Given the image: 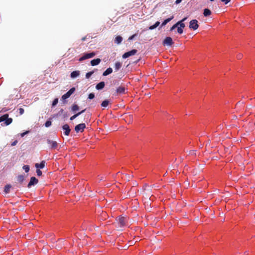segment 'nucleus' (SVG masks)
<instances>
[{
    "instance_id": "f257e3e1",
    "label": "nucleus",
    "mask_w": 255,
    "mask_h": 255,
    "mask_svg": "<svg viewBox=\"0 0 255 255\" xmlns=\"http://www.w3.org/2000/svg\"><path fill=\"white\" fill-rule=\"evenodd\" d=\"M96 55V53L94 51L90 52L83 53L80 57L78 59L79 62L94 57Z\"/></svg>"
},
{
    "instance_id": "f03ea898",
    "label": "nucleus",
    "mask_w": 255,
    "mask_h": 255,
    "mask_svg": "<svg viewBox=\"0 0 255 255\" xmlns=\"http://www.w3.org/2000/svg\"><path fill=\"white\" fill-rule=\"evenodd\" d=\"M75 88L72 87L65 94L62 96L61 99L63 101V103L67 102L66 100L69 98L75 91Z\"/></svg>"
},
{
    "instance_id": "7ed1b4c3",
    "label": "nucleus",
    "mask_w": 255,
    "mask_h": 255,
    "mask_svg": "<svg viewBox=\"0 0 255 255\" xmlns=\"http://www.w3.org/2000/svg\"><path fill=\"white\" fill-rule=\"evenodd\" d=\"M199 26L198 21L197 19H192L189 22V28L190 29L196 30L198 28Z\"/></svg>"
},
{
    "instance_id": "20e7f679",
    "label": "nucleus",
    "mask_w": 255,
    "mask_h": 255,
    "mask_svg": "<svg viewBox=\"0 0 255 255\" xmlns=\"http://www.w3.org/2000/svg\"><path fill=\"white\" fill-rule=\"evenodd\" d=\"M86 128V126L85 123H81L75 127V131L76 133L83 132Z\"/></svg>"
},
{
    "instance_id": "39448f33",
    "label": "nucleus",
    "mask_w": 255,
    "mask_h": 255,
    "mask_svg": "<svg viewBox=\"0 0 255 255\" xmlns=\"http://www.w3.org/2000/svg\"><path fill=\"white\" fill-rule=\"evenodd\" d=\"M137 52V50L135 49H132L128 51L125 52L122 56L123 58L126 59L130 56L134 55Z\"/></svg>"
},
{
    "instance_id": "423d86ee",
    "label": "nucleus",
    "mask_w": 255,
    "mask_h": 255,
    "mask_svg": "<svg viewBox=\"0 0 255 255\" xmlns=\"http://www.w3.org/2000/svg\"><path fill=\"white\" fill-rule=\"evenodd\" d=\"M126 89L124 86H119L116 89V92L113 94L114 96H117L118 95L125 94L126 92Z\"/></svg>"
},
{
    "instance_id": "0eeeda50",
    "label": "nucleus",
    "mask_w": 255,
    "mask_h": 255,
    "mask_svg": "<svg viewBox=\"0 0 255 255\" xmlns=\"http://www.w3.org/2000/svg\"><path fill=\"white\" fill-rule=\"evenodd\" d=\"M38 183V180L34 176H32L30 177V181L28 183L27 187L28 188H30L32 186H35Z\"/></svg>"
},
{
    "instance_id": "6e6552de",
    "label": "nucleus",
    "mask_w": 255,
    "mask_h": 255,
    "mask_svg": "<svg viewBox=\"0 0 255 255\" xmlns=\"http://www.w3.org/2000/svg\"><path fill=\"white\" fill-rule=\"evenodd\" d=\"M62 128L64 131V134L66 136L69 135L71 132V128L68 124H66L62 126Z\"/></svg>"
},
{
    "instance_id": "1a4fd4ad",
    "label": "nucleus",
    "mask_w": 255,
    "mask_h": 255,
    "mask_svg": "<svg viewBox=\"0 0 255 255\" xmlns=\"http://www.w3.org/2000/svg\"><path fill=\"white\" fill-rule=\"evenodd\" d=\"M177 27H176V28L177 33L179 34H182L183 33V29L185 27V23H181L177 21Z\"/></svg>"
},
{
    "instance_id": "9d476101",
    "label": "nucleus",
    "mask_w": 255,
    "mask_h": 255,
    "mask_svg": "<svg viewBox=\"0 0 255 255\" xmlns=\"http://www.w3.org/2000/svg\"><path fill=\"white\" fill-rule=\"evenodd\" d=\"M46 141H47V144L49 145L50 148L51 149H55L57 148L58 145L57 141H53L50 139H47Z\"/></svg>"
},
{
    "instance_id": "9b49d317",
    "label": "nucleus",
    "mask_w": 255,
    "mask_h": 255,
    "mask_svg": "<svg viewBox=\"0 0 255 255\" xmlns=\"http://www.w3.org/2000/svg\"><path fill=\"white\" fill-rule=\"evenodd\" d=\"M164 45L171 46L173 44V41L171 37H166L162 42Z\"/></svg>"
},
{
    "instance_id": "f8f14e48",
    "label": "nucleus",
    "mask_w": 255,
    "mask_h": 255,
    "mask_svg": "<svg viewBox=\"0 0 255 255\" xmlns=\"http://www.w3.org/2000/svg\"><path fill=\"white\" fill-rule=\"evenodd\" d=\"M12 122V119L8 117L7 114H4V121L3 124L1 125H4V126H8L10 125Z\"/></svg>"
},
{
    "instance_id": "ddd939ff",
    "label": "nucleus",
    "mask_w": 255,
    "mask_h": 255,
    "mask_svg": "<svg viewBox=\"0 0 255 255\" xmlns=\"http://www.w3.org/2000/svg\"><path fill=\"white\" fill-rule=\"evenodd\" d=\"M118 223L120 227H124L126 224V219L124 217H120L118 219Z\"/></svg>"
},
{
    "instance_id": "4468645a",
    "label": "nucleus",
    "mask_w": 255,
    "mask_h": 255,
    "mask_svg": "<svg viewBox=\"0 0 255 255\" xmlns=\"http://www.w3.org/2000/svg\"><path fill=\"white\" fill-rule=\"evenodd\" d=\"M80 72L79 71L75 70V71H72L70 73V78L72 79H75V78H77L78 77H79L80 76Z\"/></svg>"
},
{
    "instance_id": "2eb2a0df",
    "label": "nucleus",
    "mask_w": 255,
    "mask_h": 255,
    "mask_svg": "<svg viewBox=\"0 0 255 255\" xmlns=\"http://www.w3.org/2000/svg\"><path fill=\"white\" fill-rule=\"evenodd\" d=\"M174 18V16L173 15H172L171 16H170V17H168L167 18H166L165 19H164L161 24V26H160V28L165 26L168 22H169L171 20H172Z\"/></svg>"
},
{
    "instance_id": "dca6fc26",
    "label": "nucleus",
    "mask_w": 255,
    "mask_h": 255,
    "mask_svg": "<svg viewBox=\"0 0 255 255\" xmlns=\"http://www.w3.org/2000/svg\"><path fill=\"white\" fill-rule=\"evenodd\" d=\"M101 62V60L100 58H96L92 59L91 62V65L93 66H97L99 65Z\"/></svg>"
},
{
    "instance_id": "f3484780",
    "label": "nucleus",
    "mask_w": 255,
    "mask_h": 255,
    "mask_svg": "<svg viewBox=\"0 0 255 255\" xmlns=\"http://www.w3.org/2000/svg\"><path fill=\"white\" fill-rule=\"evenodd\" d=\"M105 86V82L101 81L96 85V88L98 90H101L104 88Z\"/></svg>"
},
{
    "instance_id": "a211bd4d",
    "label": "nucleus",
    "mask_w": 255,
    "mask_h": 255,
    "mask_svg": "<svg viewBox=\"0 0 255 255\" xmlns=\"http://www.w3.org/2000/svg\"><path fill=\"white\" fill-rule=\"evenodd\" d=\"M45 161L42 160L40 163H36L35 166L37 169H43L45 166Z\"/></svg>"
},
{
    "instance_id": "6ab92c4d",
    "label": "nucleus",
    "mask_w": 255,
    "mask_h": 255,
    "mask_svg": "<svg viewBox=\"0 0 255 255\" xmlns=\"http://www.w3.org/2000/svg\"><path fill=\"white\" fill-rule=\"evenodd\" d=\"M212 14V11L208 8H205L203 10V15L205 17H208Z\"/></svg>"
},
{
    "instance_id": "aec40b11",
    "label": "nucleus",
    "mask_w": 255,
    "mask_h": 255,
    "mask_svg": "<svg viewBox=\"0 0 255 255\" xmlns=\"http://www.w3.org/2000/svg\"><path fill=\"white\" fill-rule=\"evenodd\" d=\"M113 69L111 67L108 68L103 73V76H107L113 72Z\"/></svg>"
},
{
    "instance_id": "412c9836",
    "label": "nucleus",
    "mask_w": 255,
    "mask_h": 255,
    "mask_svg": "<svg viewBox=\"0 0 255 255\" xmlns=\"http://www.w3.org/2000/svg\"><path fill=\"white\" fill-rule=\"evenodd\" d=\"M123 40V38L122 36L121 35H118L115 37V43H117V44H120L122 43Z\"/></svg>"
},
{
    "instance_id": "4be33fe9",
    "label": "nucleus",
    "mask_w": 255,
    "mask_h": 255,
    "mask_svg": "<svg viewBox=\"0 0 255 255\" xmlns=\"http://www.w3.org/2000/svg\"><path fill=\"white\" fill-rule=\"evenodd\" d=\"M71 109L72 112L76 113L77 111L79 110V107L78 105L74 104L72 105Z\"/></svg>"
},
{
    "instance_id": "5701e85b",
    "label": "nucleus",
    "mask_w": 255,
    "mask_h": 255,
    "mask_svg": "<svg viewBox=\"0 0 255 255\" xmlns=\"http://www.w3.org/2000/svg\"><path fill=\"white\" fill-rule=\"evenodd\" d=\"M110 103V100L109 99H106L105 100H104L102 103H101V106L103 108H107L108 105H109V104Z\"/></svg>"
},
{
    "instance_id": "b1692460",
    "label": "nucleus",
    "mask_w": 255,
    "mask_h": 255,
    "mask_svg": "<svg viewBox=\"0 0 255 255\" xmlns=\"http://www.w3.org/2000/svg\"><path fill=\"white\" fill-rule=\"evenodd\" d=\"M122 66V63L119 61L116 62L115 64V70L116 71H119Z\"/></svg>"
},
{
    "instance_id": "393cba45",
    "label": "nucleus",
    "mask_w": 255,
    "mask_h": 255,
    "mask_svg": "<svg viewBox=\"0 0 255 255\" xmlns=\"http://www.w3.org/2000/svg\"><path fill=\"white\" fill-rule=\"evenodd\" d=\"M160 22L159 21H157L155 22V23L154 24L150 25L148 27V29L150 30L154 29L160 25Z\"/></svg>"
},
{
    "instance_id": "a878e982",
    "label": "nucleus",
    "mask_w": 255,
    "mask_h": 255,
    "mask_svg": "<svg viewBox=\"0 0 255 255\" xmlns=\"http://www.w3.org/2000/svg\"><path fill=\"white\" fill-rule=\"evenodd\" d=\"M24 180H25V177L23 175H22V174L19 175L17 177V181L20 183H22L24 181Z\"/></svg>"
},
{
    "instance_id": "bb28decb",
    "label": "nucleus",
    "mask_w": 255,
    "mask_h": 255,
    "mask_svg": "<svg viewBox=\"0 0 255 255\" xmlns=\"http://www.w3.org/2000/svg\"><path fill=\"white\" fill-rule=\"evenodd\" d=\"M11 186L9 184H7L4 186V192L5 193H8L10 191V189L11 188Z\"/></svg>"
},
{
    "instance_id": "cd10ccee",
    "label": "nucleus",
    "mask_w": 255,
    "mask_h": 255,
    "mask_svg": "<svg viewBox=\"0 0 255 255\" xmlns=\"http://www.w3.org/2000/svg\"><path fill=\"white\" fill-rule=\"evenodd\" d=\"M95 70L89 71L86 73L85 77L86 79H89L91 76L94 73Z\"/></svg>"
},
{
    "instance_id": "c85d7f7f",
    "label": "nucleus",
    "mask_w": 255,
    "mask_h": 255,
    "mask_svg": "<svg viewBox=\"0 0 255 255\" xmlns=\"http://www.w3.org/2000/svg\"><path fill=\"white\" fill-rule=\"evenodd\" d=\"M52 125L51 119L47 120L44 124V126L46 128L50 127Z\"/></svg>"
},
{
    "instance_id": "c756f323",
    "label": "nucleus",
    "mask_w": 255,
    "mask_h": 255,
    "mask_svg": "<svg viewBox=\"0 0 255 255\" xmlns=\"http://www.w3.org/2000/svg\"><path fill=\"white\" fill-rule=\"evenodd\" d=\"M58 103V99L55 98L52 103V108L55 107Z\"/></svg>"
},
{
    "instance_id": "7c9ffc66",
    "label": "nucleus",
    "mask_w": 255,
    "mask_h": 255,
    "mask_svg": "<svg viewBox=\"0 0 255 255\" xmlns=\"http://www.w3.org/2000/svg\"><path fill=\"white\" fill-rule=\"evenodd\" d=\"M22 168L25 171V172L26 173L28 172L29 170H30V167L28 165H23Z\"/></svg>"
},
{
    "instance_id": "2f4dec72",
    "label": "nucleus",
    "mask_w": 255,
    "mask_h": 255,
    "mask_svg": "<svg viewBox=\"0 0 255 255\" xmlns=\"http://www.w3.org/2000/svg\"><path fill=\"white\" fill-rule=\"evenodd\" d=\"M138 35V33H136L131 36H130L128 38V41H130L132 40L135 37H137Z\"/></svg>"
},
{
    "instance_id": "473e14b6",
    "label": "nucleus",
    "mask_w": 255,
    "mask_h": 255,
    "mask_svg": "<svg viewBox=\"0 0 255 255\" xmlns=\"http://www.w3.org/2000/svg\"><path fill=\"white\" fill-rule=\"evenodd\" d=\"M95 98V94L94 93H91L88 95V98L90 100H92Z\"/></svg>"
},
{
    "instance_id": "72a5a7b5",
    "label": "nucleus",
    "mask_w": 255,
    "mask_h": 255,
    "mask_svg": "<svg viewBox=\"0 0 255 255\" xmlns=\"http://www.w3.org/2000/svg\"><path fill=\"white\" fill-rule=\"evenodd\" d=\"M79 114L78 113H75L73 116H72V117H70V121H73L75 119H76L77 117H78L79 116Z\"/></svg>"
},
{
    "instance_id": "f704fd0d",
    "label": "nucleus",
    "mask_w": 255,
    "mask_h": 255,
    "mask_svg": "<svg viewBox=\"0 0 255 255\" xmlns=\"http://www.w3.org/2000/svg\"><path fill=\"white\" fill-rule=\"evenodd\" d=\"M177 22H176L174 24H173L170 28V30L169 31H173L176 28V27H177Z\"/></svg>"
},
{
    "instance_id": "c9c22d12",
    "label": "nucleus",
    "mask_w": 255,
    "mask_h": 255,
    "mask_svg": "<svg viewBox=\"0 0 255 255\" xmlns=\"http://www.w3.org/2000/svg\"><path fill=\"white\" fill-rule=\"evenodd\" d=\"M36 172L38 176H41L42 175V172L40 169H37Z\"/></svg>"
},
{
    "instance_id": "e433bc0d",
    "label": "nucleus",
    "mask_w": 255,
    "mask_h": 255,
    "mask_svg": "<svg viewBox=\"0 0 255 255\" xmlns=\"http://www.w3.org/2000/svg\"><path fill=\"white\" fill-rule=\"evenodd\" d=\"M29 132V130H26L24 132H23L20 133V136L21 137H22L24 136L25 135H26L27 134H28Z\"/></svg>"
},
{
    "instance_id": "4c0bfd02",
    "label": "nucleus",
    "mask_w": 255,
    "mask_h": 255,
    "mask_svg": "<svg viewBox=\"0 0 255 255\" xmlns=\"http://www.w3.org/2000/svg\"><path fill=\"white\" fill-rule=\"evenodd\" d=\"M187 19V17H184L180 20H179L178 22H180L181 23H184V21H186Z\"/></svg>"
},
{
    "instance_id": "58836bf2",
    "label": "nucleus",
    "mask_w": 255,
    "mask_h": 255,
    "mask_svg": "<svg viewBox=\"0 0 255 255\" xmlns=\"http://www.w3.org/2000/svg\"><path fill=\"white\" fill-rule=\"evenodd\" d=\"M64 112V110L63 109H61L60 110V111L58 112V113L57 114V115L60 116L61 115H63Z\"/></svg>"
},
{
    "instance_id": "ea45409f",
    "label": "nucleus",
    "mask_w": 255,
    "mask_h": 255,
    "mask_svg": "<svg viewBox=\"0 0 255 255\" xmlns=\"http://www.w3.org/2000/svg\"><path fill=\"white\" fill-rule=\"evenodd\" d=\"M24 110L23 108H19V113L20 115H22L24 113Z\"/></svg>"
},
{
    "instance_id": "a19ab883",
    "label": "nucleus",
    "mask_w": 255,
    "mask_h": 255,
    "mask_svg": "<svg viewBox=\"0 0 255 255\" xmlns=\"http://www.w3.org/2000/svg\"><path fill=\"white\" fill-rule=\"evenodd\" d=\"M222 2H224L225 4H227L231 0H221Z\"/></svg>"
},
{
    "instance_id": "79ce46f5",
    "label": "nucleus",
    "mask_w": 255,
    "mask_h": 255,
    "mask_svg": "<svg viewBox=\"0 0 255 255\" xmlns=\"http://www.w3.org/2000/svg\"><path fill=\"white\" fill-rule=\"evenodd\" d=\"M69 116V114H68L67 112H64L63 115V118L64 119H66V118H67Z\"/></svg>"
},
{
    "instance_id": "37998d69",
    "label": "nucleus",
    "mask_w": 255,
    "mask_h": 255,
    "mask_svg": "<svg viewBox=\"0 0 255 255\" xmlns=\"http://www.w3.org/2000/svg\"><path fill=\"white\" fill-rule=\"evenodd\" d=\"M17 143V140H15L14 141H13V142H12L11 143V146H15Z\"/></svg>"
},
{
    "instance_id": "c03bdc74",
    "label": "nucleus",
    "mask_w": 255,
    "mask_h": 255,
    "mask_svg": "<svg viewBox=\"0 0 255 255\" xmlns=\"http://www.w3.org/2000/svg\"><path fill=\"white\" fill-rule=\"evenodd\" d=\"M85 111H86V109H84V110H82L81 111L78 112V113L79 115L80 116V115L84 113Z\"/></svg>"
},
{
    "instance_id": "a18cd8bd",
    "label": "nucleus",
    "mask_w": 255,
    "mask_h": 255,
    "mask_svg": "<svg viewBox=\"0 0 255 255\" xmlns=\"http://www.w3.org/2000/svg\"><path fill=\"white\" fill-rule=\"evenodd\" d=\"M4 121V115L0 117V123L3 122Z\"/></svg>"
},
{
    "instance_id": "49530a36",
    "label": "nucleus",
    "mask_w": 255,
    "mask_h": 255,
    "mask_svg": "<svg viewBox=\"0 0 255 255\" xmlns=\"http://www.w3.org/2000/svg\"><path fill=\"white\" fill-rule=\"evenodd\" d=\"M182 1V0H176L175 3L179 4Z\"/></svg>"
},
{
    "instance_id": "de8ad7c7",
    "label": "nucleus",
    "mask_w": 255,
    "mask_h": 255,
    "mask_svg": "<svg viewBox=\"0 0 255 255\" xmlns=\"http://www.w3.org/2000/svg\"><path fill=\"white\" fill-rule=\"evenodd\" d=\"M87 39V36H85V37H83L82 38V41H85Z\"/></svg>"
},
{
    "instance_id": "09e8293b",
    "label": "nucleus",
    "mask_w": 255,
    "mask_h": 255,
    "mask_svg": "<svg viewBox=\"0 0 255 255\" xmlns=\"http://www.w3.org/2000/svg\"><path fill=\"white\" fill-rule=\"evenodd\" d=\"M214 0H210V1H211V2H213V1H214Z\"/></svg>"
},
{
    "instance_id": "8fccbe9b",
    "label": "nucleus",
    "mask_w": 255,
    "mask_h": 255,
    "mask_svg": "<svg viewBox=\"0 0 255 255\" xmlns=\"http://www.w3.org/2000/svg\"><path fill=\"white\" fill-rule=\"evenodd\" d=\"M214 0H210V1H211V2H213V1H214Z\"/></svg>"
},
{
    "instance_id": "3c124183",
    "label": "nucleus",
    "mask_w": 255,
    "mask_h": 255,
    "mask_svg": "<svg viewBox=\"0 0 255 255\" xmlns=\"http://www.w3.org/2000/svg\"><path fill=\"white\" fill-rule=\"evenodd\" d=\"M214 0H210V1H211V2H213V1H214Z\"/></svg>"
},
{
    "instance_id": "603ef678",
    "label": "nucleus",
    "mask_w": 255,
    "mask_h": 255,
    "mask_svg": "<svg viewBox=\"0 0 255 255\" xmlns=\"http://www.w3.org/2000/svg\"><path fill=\"white\" fill-rule=\"evenodd\" d=\"M214 0H210V1H211V2H213V1H214Z\"/></svg>"
},
{
    "instance_id": "864d4df0",
    "label": "nucleus",
    "mask_w": 255,
    "mask_h": 255,
    "mask_svg": "<svg viewBox=\"0 0 255 255\" xmlns=\"http://www.w3.org/2000/svg\"><path fill=\"white\" fill-rule=\"evenodd\" d=\"M138 61H139V60H138L137 61H136L135 63H137V62H138Z\"/></svg>"
}]
</instances>
